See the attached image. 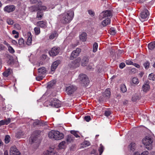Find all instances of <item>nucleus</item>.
Listing matches in <instances>:
<instances>
[{"label":"nucleus","mask_w":155,"mask_h":155,"mask_svg":"<svg viewBox=\"0 0 155 155\" xmlns=\"http://www.w3.org/2000/svg\"><path fill=\"white\" fill-rule=\"evenodd\" d=\"M61 61L59 60H57L54 62L51 68V71H53L55 70V69L57 68L58 65L60 64Z\"/></svg>","instance_id":"15"},{"label":"nucleus","mask_w":155,"mask_h":155,"mask_svg":"<svg viewBox=\"0 0 155 155\" xmlns=\"http://www.w3.org/2000/svg\"><path fill=\"white\" fill-rule=\"evenodd\" d=\"M37 25L40 27L42 28H45L46 27V22L43 21H38L37 23Z\"/></svg>","instance_id":"22"},{"label":"nucleus","mask_w":155,"mask_h":155,"mask_svg":"<svg viewBox=\"0 0 155 155\" xmlns=\"http://www.w3.org/2000/svg\"><path fill=\"white\" fill-rule=\"evenodd\" d=\"M149 49L151 50L155 49V41L151 42L148 45Z\"/></svg>","instance_id":"30"},{"label":"nucleus","mask_w":155,"mask_h":155,"mask_svg":"<svg viewBox=\"0 0 155 155\" xmlns=\"http://www.w3.org/2000/svg\"><path fill=\"white\" fill-rule=\"evenodd\" d=\"M76 87L73 85H69L66 88V91L68 94H71L76 90Z\"/></svg>","instance_id":"9"},{"label":"nucleus","mask_w":155,"mask_h":155,"mask_svg":"<svg viewBox=\"0 0 155 155\" xmlns=\"http://www.w3.org/2000/svg\"><path fill=\"white\" fill-rule=\"evenodd\" d=\"M7 22L8 24L9 25H12L13 24V21L10 19H8L7 20Z\"/></svg>","instance_id":"52"},{"label":"nucleus","mask_w":155,"mask_h":155,"mask_svg":"<svg viewBox=\"0 0 155 155\" xmlns=\"http://www.w3.org/2000/svg\"><path fill=\"white\" fill-rule=\"evenodd\" d=\"M111 93L109 89H107L103 93V96L104 97H106L107 98L110 97Z\"/></svg>","instance_id":"20"},{"label":"nucleus","mask_w":155,"mask_h":155,"mask_svg":"<svg viewBox=\"0 0 155 155\" xmlns=\"http://www.w3.org/2000/svg\"><path fill=\"white\" fill-rule=\"evenodd\" d=\"M50 101L49 105L53 106L56 108H58L61 107V102L58 99L56 98L51 99Z\"/></svg>","instance_id":"4"},{"label":"nucleus","mask_w":155,"mask_h":155,"mask_svg":"<svg viewBox=\"0 0 155 155\" xmlns=\"http://www.w3.org/2000/svg\"><path fill=\"white\" fill-rule=\"evenodd\" d=\"M43 15L44 14L42 11H38L37 13L36 18L39 20H41Z\"/></svg>","instance_id":"27"},{"label":"nucleus","mask_w":155,"mask_h":155,"mask_svg":"<svg viewBox=\"0 0 155 155\" xmlns=\"http://www.w3.org/2000/svg\"><path fill=\"white\" fill-rule=\"evenodd\" d=\"M142 142L145 146H150L153 142V140L150 137L146 136L142 140Z\"/></svg>","instance_id":"7"},{"label":"nucleus","mask_w":155,"mask_h":155,"mask_svg":"<svg viewBox=\"0 0 155 155\" xmlns=\"http://www.w3.org/2000/svg\"><path fill=\"white\" fill-rule=\"evenodd\" d=\"M55 140H59L63 139L64 135V134L57 130H55Z\"/></svg>","instance_id":"13"},{"label":"nucleus","mask_w":155,"mask_h":155,"mask_svg":"<svg viewBox=\"0 0 155 155\" xmlns=\"http://www.w3.org/2000/svg\"><path fill=\"white\" fill-rule=\"evenodd\" d=\"M136 148V144L135 143H131L129 146L128 149L130 151H134Z\"/></svg>","instance_id":"25"},{"label":"nucleus","mask_w":155,"mask_h":155,"mask_svg":"<svg viewBox=\"0 0 155 155\" xmlns=\"http://www.w3.org/2000/svg\"><path fill=\"white\" fill-rule=\"evenodd\" d=\"M5 124V121L4 120H2L0 121V126L4 125Z\"/></svg>","instance_id":"63"},{"label":"nucleus","mask_w":155,"mask_h":155,"mask_svg":"<svg viewBox=\"0 0 155 155\" xmlns=\"http://www.w3.org/2000/svg\"><path fill=\"white\" fill-rule=\"evenodd\" d=\"M84 145L87 146H89L90 145V142L88 141H85L84 143Z\"/></svg>","instance_id":"62"},{"label":"nucleus","mask_w":155,"mask_h":155,"mask_svg":"<svg viewBox=\"0 0 155 155\" xmlns=\"http://www.w3.org/2000/svg\"><path fill=\"white\" fill-rule=\"evenodd\" d=\"M149 14L148 10L147 9H145L143 10L140 13V18L141 21H145L149 16Z\"/></svg>","instance_id":"6"},{"label":"nucleus","mask_w":155,"mask_h":155,"mask_svg":"<svg viewBox=\"0 0 155 155\" xmlns=\"http://www.w3.org/2000/svg\"><path fill=\"white\" fill-rule=\"evenodd\" d=\"M150 89V86L148 84H143L142 86V91L145 93H147L149 91Z\"/></svg>","instance_id":"16"},{"label":"nucleus","mask_w":155,"mask_h":155,"mask_svg":"<svg viewBox=\"0 0 155 155\" xmlns=\"http://www.w3.org/2000/svg\"><path fill=\"white\" fill-rule=\"evenodd\" d=\"M38 70V72L40 74H43L46 72L45 68L44 67L40 68Z\"/></svg>","instance_id":"32"},{"label":"nucleus","mask_w":155,"mask_h":155,"mask_svg":"<svg viewBox=\"0 0 155 155\" xmlns=\"http://www.w3.org/2000/svg\"><path fill=\"white\" fill-rule=\"evenodd\" d=\"M81 51V49L78 48H77L76 50L73 51L70 56V59L71 60H73L74 58H76L78 56Z\"/></svg>","instance_id":"8"},{"label":"nucleus","mask_w":155,"mask_h":155,"mask_svg":"<svg viewBox=\"0 0 155 155\" xmlns=\"http://www.w3.org/2000/svg\"><path fill=\"white\" fill-rule=\"evenodd\" d=\"M18 43L20 45H24V41L22 38H20L19 40Z\"/></svg>","instance_id":"51"},{"label":"nucleus","mask_w":155,"mask_h":155,"mask_svg":"<svg viewBox=\"0 0 155 155\" xmlns=\"http://www.w3.org/2000/svg\"><path fill=\"white\" fill-rule=\"evenodd\" d=\"M78 132V131L75 130H71V134L74 135L76 138H78L80 137V136L77 134Z\"/></svg>","instance_id":"42"},{"label":"nucleus","mask_w":155,"mask_h":155,"mask_svg":"<svg viewBox=\"0 0 155 155\" xmlns=\"http://www.w3.org/2000/svg\"><path fill=\"white\" fill-rule=\"evenodd\" d=\"M149 152L147 151L143 152L140 154L138 152H136L134 153V155H148Z\"/></svg>","instance_id":"39"},{"label":"nucleus","mask_w":155,"mask_h":155,"mask_svg":"<svg viewBox=\"0 0 155 155\" xmlns=\"http://www.w3.org/2000/svg\"><path fill=\"white\" fill-rule=\"evenodd\" d=\"M11 74V70L10 69H8L6 71H5L3 73V75L4 76L7 77Z\"/></svg>","instance_id":"38"},{"label":"nucleus","mask_w":155,"mask_h":155,"mask_svg":"<svg viewBox=\"0 0 155 155\" xmlns=\"http://www.w3.org/2000/svg\"><path fill=\"white\" fill-rule=\"evenodd\" d=\"M97 44L96 42L94 43L93 45V51L94 52H96L97 50Z\"/></svg>","instance_id":"41"},{"label":"nucleus","mask_w":155,"mask_h":155,"mask_svg":"<svg viewBox=\"0 0 155 155\" xmlns=\"http://www.w3.org/2000/svg\"><path fill=\"white\" fill-rule=\"evenodd\" d=\"M32 41V36L30 32H28V39L27 41V44L28 45H30Z\"/></svg>","instance_id":"19"},{"label":"nucleus","mask_w":155,"mask_h":155,"mask_svg":"<svg viewBox=\"0 0 155 155\" xmlns=\"http://www.w3.org/2000/svg\"><path fill=\"white\" fill-rule=\"evenodd\" d=\"M125 66V64L124 63H121L119 65V67L120 68L122 69Z\"/></svg>","instance_id":"58"},{"label":"nucleus","mask_w":155,"mask_h":155,"mask_svg":"<svg viewBox=\"0 0 155 155\" xmlns=\"http://www.w3.org/2000/svg\"><path fill=\"white\" fill-rule=\"evenodd\" d=\"M30 9L32 12L37 11H38V5L31 6Z\"/></svg>","instance_id":"36"},{"label":"nucleus","mask_w":155,"mask_h":155,"mask_svg":"<svg viewBox=\"0 0 155 155\" xmlns=\"http://www.w3.org/2000/svg\"><path fill=\"white\" fill-rule=\"evenodd\" d=\"M74 138L73 135H69L66 138V140L67 142L71 143L74 140Z\"/></svg>","instance_id":"33"},{"label":"nucleus","mask_w":155,"mask_h":155,"mask_svg":"<svg viewBox=\"0 0 155 155\" xmlns=\"http://www.w3.org/2000/svg\"><path fill=\"white\" fill-rule=\"evenodd\" d=\"M20 153L15 147H11L10 149V155H20Z\"/></svg>","instance_id":"12"},{"label":"nucleus","mask_w":155,"mask_h":155,"mask_svg":"<svg viewBox=\"0 0 155 155\" xmlns=\"http://www.w3.org/2000/svg\"><path fill=\"white\" fill-rule=\"evenodd\" d=\"M45 154L46 155H57V153L52 150H51L50 151L47 150L45 152Z\"/></svg>","instance_id":"35"},{"label":"nucleus","mask_w":155,"mask_h":155,"mask_svg":"<svg viewBox=\"0 0 155 155\" xmlns=\"http://www.w3.org/2000/svg\"><path fill=\"white\" fill-rule=\"evenodd\" d=\"M149 78L150 80L154 81L155 80L154 75L153 73L150 74L149 76Z\"/></svg>","instance_id":"48"},{"label":"nucleus","mask_w":155,"mask_h":155,"mask_svg":"<svg viewBox=\"0 0 155 155\" xmlns=\"http://www.w3.org/2000/svg\"><path fill=\"white\" fill-rule=\"evenodd\" d=\"M55 130H51L50 131L48 134V137L51 139H53L55 140Z\"/></svg>","instance_id":"24"},{"label":"nucleus","mask_w":155,"mask_h":155,"mask_svg":"<svg viewBox=\"0 0 155 155\" xmlns=\"http://www.w3.org/2000/svg\"><path fill=\"white\" fill-rule=\"evenodd\" d=\"M111 34L112 35H114L116 33V31L115 29L113 28H111L110 30Z\"/></svg>","instance_id":"47"},{"label":"nucleus","mask_w":155,"mask_h":155,"mask_svg":"<svg viewBox=\"0 0 155 155\" xmlns=\"http://www.w3.org/2000/svg\"><path fill=\"white\" fill-rule=\"evenodd\" d=\"M111 114V111L108 110L105 111L104 113V115L107 117H108L110 116Z\"/></svg>","instance_id":"49"},{"label":"nucleus","mask_w":155,"mask_h":155,"mask_svg":"<svg viewBox=\"0 0 155 155\" xmlns=\"http://www.w3.org/2000/svg\"><path fill=\"white\" fill-rule=\"evenodd\" d=\"M47 9V7L43 5H41L40 4L38 5V11H45Z\"/></svg>","instance_id":"29"},{"label":"nucleus","mask_w":155,"mask_h":155,"mask_svg":"<svg viewBox=\"0 0 155 155\" xmlns=\"http://www.w3.org/2000/svg\"><path fill=\"white\" fill-rule=\"evenodd\" d=\"M89 62V59L87 57H84L81 61V64L82 66H86Z\"/></svg>","instance_id":"18"},{"label":"nucleus","mask_w":155,"mask_h":155,"mask_svg":"<svg viewBox=\"0 0 155 155\" xmlns=\"http://www.w3.org/2000/svg\"><path fill=\"white\" fill-rule=\"evenodd\" d=\"M46 125H47V122H46L44 123V121L42 120H35L33 123V125L34 127L37 125L43 126Z\"/></svg>","instance_id":"14"},{"label":"nucleus","mask_w":155,"mask_h":155,"mask_svg":"<svg viewBox=\"0 0 155 155\" xmlns=\"http://www.w3.org/2000/svg\"><path fill=\"white\" fill-rule=\"evenodd\" d=\"M112 13L110 10H106L101 12L99 16V18L101 20L106 17H111Z\"/></svg>","instance_id":"3"},{"label":"nucleus","mask_w":155,"mask_h":155,"mask_svg":"<svg viewBox=\"0 0 155 155\" xmlns=\"http://www.w3.org/2000/svg\"><path fill=\"white\" fill-rule=\"evenodd\" d=\"M143 65L146 69H148L149 67L150 63L148 61H146L144 63Z\"/></svg>","instance_id":"46"},{"label":"nucleus","mask_w":155,"mask_h":155,"mask_svg":"<svg viewBox=\"0 0 155 155\" xmlns=\"http://www.w3.org/2000/svg\"><path fill=\"white\" fill-rule=\"evenodd\" d=\"M15 8L14 5H8L5 6L4 8V11L8 13H10L14 11Z\"/></svg>","instance_id":"10"},{"label":"nucleus","mask_w":155,"mask_h":155,"mask_svg":"<svg viewBox=\"0 0 155 155\" xmlns=\"http://www.w3.org/2000/svg\"><path fill=\"white\" fill-rule=\"evenodd\" d=\"M43 77L42 76H39L36 78L37 80L39 81L43 79Z\"/></svg>","instance_id":"59"},{"label":"nucleus","mask_w":155,"mask_h":155,"mask_svg":"<svg viewBox=\"0 0 155 155\" xmlns=\"http://www.w3.org/2000/svg\"><path fill=\"white\" fill-rule=\"evenodd\" d=\"M56 83L55 80H52L48 83L47 87L48 88H51Z\"/></svg>","instance_id":"28"},{"label":"nucleus","mask_w":155,"mask_h":155,"mask_svg":"<svg viewBox=\"0 0 155 155\" xmlns=\"http://www.w3.org/2000/svg\"><path fill=\"white\" fill-rule=\"evenodd\" d=\"M5 47L2 44L0 45V51L5 50Z\"/></svg>","instance_id":"60"},{"label":"nucleus","mask_w":155,"mask_h":155,"mask_svg":"<svg viewBox=\"0 0 155 155\" xmlns=\"http://www.w3.org/2000/svg\"><path fill=\"white\" fill-rule=\"evenodd\" d=\"M89 14L92 16H93L94 15V12L92 10H89L88 11Z\"/></svg>","instance_id":"55"},{"label":"nucleus","mask_w":155,"mask_h":155,"mask_svg":"<svg viewBox=\"0 0 155 155\" xmlns=\"http://www.w3.org/2000/svg\"><path fill=\"white\" fill-rule=\"evenodd\" d=\"M10 137L9 135H6L5 137V143H8L10 141Z\"/></svg>","instance_id":"45"},{"label":"nucleus","mask_w":155,"mask_h":155,"mask_svg":"<svg viewBox=\"0 0 155 155\" xmlns=\"http://www.w3.org/2000/svg\"><path fill=\"white\" fill-rule=\"evenodd\" d=\"M78 80L81 85L84 87L87 86L89 82L87 77L85 74H79Z\"/></svg>","instance_id":"2"},{"label":"nucleus","mask_w":155,"mask_h":155,"mask_svg":"<svg viewBox=\"0 0 155 155\" xmlns=\"http://www.w3.org/2000/svg\"><path fill=\"white\" fill-rule=\"evenodd\" d=\"M59 49L57 47L52 48L51 51H49V54L52 56H54L57 55L59 53Z\"/></svg>","instance_id":"11"},{"label":"nucleus","mask_w":155,"mask_h":155,"mask_svg":"<svg viewBox=\"0 0 155 155\" xmlns=\"http://www.w3.org/2000/svg\"><path fill=\"white\" fill-rule=\"evenodd\" d=\"M81 58H77L76 60L72 61L70 63L69 66L71 67L76 68L78 67L80 65Z\"/></svg>","instance_id":"5"},{"label":"nucleus","mask_w":155,"mask_h":155,"mask_svg":"<svg viewBox=\"0 0 155 155\" xmlns=\"http://www.w3.org/2000/svg\"><path fill=\"white\" fill-rule=\"evenodd\" d=\"M120 89L123 93L126 92L127 91L126 86L124 84H121L120 86Z\"/></svg>","instance_id":"37"},{"label":"nucleus","mask_w":155,"mask_h":155,"mask_svg":"<svg viewBox=\"0 0 155 155\" xmlns=\"http://www.w3.org/2000/svg\"><path fill=\"white\" fill-rule=\"evenodd\" d=\"M23 134L22 132L19 131L16 134L15 136L17 138H20L23 135Z\"/></svg>","instance_id":"44"},{"label":"nucleus","mask_w":155,"mask_h":155,"mask_svg":"<svg viewBox=\"0 0 155 155\" xmlns=\"http://www.w3.org/2000/svg\"><path fill=\"white\" fill-rule=\"evenodd\" d=\"M67 145L66 142L63 141L61 142L59 144L58 147L60 149H64L66 147Z\"/></svg>","instance_id":"23"},{"label":"nucleus","mask_w":155,"mask_h":155,"mask_svg":"<svg viewBox=\"0 0 155 155\" xmlns=\"http://www.w3.org/2000/svg\"><path fill=\"white\" fill-rule=\"evenodd\" d=\"M132 81L134 84H137L139 83V81L138 79L136 77L134 78L133 79Z\"/></svg>","instance_id":"50"},{"label":"nucleus","mask_w":155,"mask_h":155,"mask_svg":"<svg viewBox=\"0 0 155 155\" xmlns=\"http://www.w3.org/2000/svg\"><path fill=\"white\" fill-rule=\"evenodd\" d=\"M99 152L100 154L101 155L103 152V149L102 146H101L100 148L99 149Z\"/></svg>","instance_id":"61"},{"label":"nucleus","mask_w":155,"mask_h":155,"mask_svg":"<svg viewBox=\"0 0 155 155\" xmlns=\"http://www.w3.org/2000/svg\"><path fill=\"white\" fill-rule=\"evenodd\" d=\"M8 60L7 61V63L9 64H11L14 62V59L13 57L10 55H8Z\"/></svg>","instance_id":"31"},{"label":"nucleus","mask_w":155,"mask_h":155,"mask_svg":"<svg viewBox=\"0 0 155 155\" xmlns=\"http://www.w3.org/2000/svg\"><path fill=\"white\" fill-rule=\"evenodd\" d=\"M5 124L7 125L8 124L11 122V119L10 118H8L6 120H4Z\"/></svg>","instance_id":"56"},{"label":"nucleus","mask_w":155,"mask_h":155,"mask_svg":"<svg viewBox=\"0 0 155 155\" xmlns=\"http://www.w3.org/2000/svg\"><path fill=\"white\" fill-rule=\"evenodd\" d=\"M15 26L16 28H17L19 30H20L21 28L20 25L18 24H16L15 25Z\"/></svg>","instance_id":"64"},{"label":"nucleus","mask_w":155,"mask_h":155,"mask_svg":"<svg viewBox=\"0 0 155 155\" xmlns=\"http://www.w3.org/2000/svg\"><path fill=\"white\" fill-rule=\"evenodd\" d=\"M139 99V96L137 94H135L133 95L132 97V101H136Z\"/></svg>","instance_id":"40"},{"label":"nucleus","mask_w":155,"mask_h":155,"mask_svg":"<svg viewBox=\"0 0 155 155\" xmlns=\"http://www.w3.org/2000/svg\"><path fill=\"white\" fill-rule=\"evenodd\" d=\"M58 36V33L56 31H54L49 36V38L51 39H53L56 38Z\"/></svg>","instance_id":"34"},{"label":"nucleus","mask_w":155,"mask_h":155,"mask_svg":"<svg viewBox=\"0 0 155 155\" xmlns=\"http://www.w3.org/2000/svg\"><path fill=\"white\" fill-rule=\"evenodd\" d=\"M34 30L35 33L36 35H38L40 32V28L38 27H35Z\"/></svg>","instance_id":"43"},{"label":"nucleus","mask_w":155,"mask_h":155,"mask_svg":"<svg viewBox=\"0 0 155 155\" xmlns=\"http://www.w3.org/2000/svg\"><path fill=\"white\" fill-rule=\"evenodd\" d=\"M126 63L127 65H132L133 64V63L130 60H128L126 61Z\"/></svg>","instance_id":"57"},{"label":"nucleus","mask_w":155,"mask_h":155,"mask_svg":"<svg viewBox=\"0 0 155 155\" xmlns=\"http://www.w3.org/2000/svg\"><path fill=\"white\" fill-rule=\"evenodd\" d=\"M80 39L82 41H86L87 39V34L85 32L82 33L79 36Z\"/></svg>","instance_id":"21"},{"label":"nucleus","mask_w":155,"mask_h":155,"mask_svg":"<svg viewBox=\"0 0 155 155\" xmlns=\"http://www.w3.org/2000/svg\"><path fill=\"white\" fill-rule=\"evenodd\" d=\"M74 14L72 10H69L63 13L59 16V20L63 24L69 23L72 20Z\"/></svg>","instance_id":"1"},{"label":"nucleus","mask_w":155,"mask_h":155,"mask_svg":"<svg viewBox=\"0 0 155 155\" xmlns=\"http://www.w3.org/2000/svg\"><path fill=\"white\" fill-rule=\"evenodd\" d=\"M110 23V20L109 18H107L105 20H104L101 22V25L103 27H105L109 25Z\"/></svg>","instance_id":"17"},{"label":"nucleus","mask_w":155,"mask_h":155,"mask_svg":"<svg viewBox=\"0 0 155 155\" xmlns=\"http://www.w3.org/2000/svg\"><path fill=\"white\" fill-rule=\"evenodd\" d=\"M37 137L32 135L29 139L30 143L32 144L37 140Z\"/></svg>","instance_id":"26"},{"label":"nucleus","mask_w":155,"mask_h":155,"mask_svg":"<svg viewBox=\"0 0 155 155\" xmlns=\"http://www.w3.org/2000/svg\"><path fill=\"white\" fill-rule=\"evenodd\" d=\"M8 50L9 52L11 53H13L15 52L14 49L11 46H9Z\"/></svg>","instance_id":"53"},{"label":"nucleus","mask_w":155,"mask_h":155,"mask_svg":"<svg viewBox=\"0 0 155 155\" xmlns=\"http://www.w3.org/2000/svg\"><path fill=\"white\" fill-rule=\"evenodd\" d=\"M84 120L87 122H89L91 120V118L90 116H86L84 117Z\"/></svg>","instance_id":"54"}]
</instances>
